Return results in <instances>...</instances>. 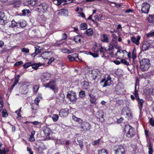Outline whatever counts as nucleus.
Wrapping results in <instances>:
<instances>
[{
  "mask_svg": "<svg viewBox=\"0 0 154 154\" xmlns=\"http://www.w3.org/2000/svg\"><path fill=\"white\" fill-rule=\"evenodd\" d=\"M72 119L75 121L78 122L80 125V128L82 131H87L89 130L91 127L90 124L88 122L83 121L80 118L77 117L73 115Z\"/></svg>",
  "mask_w": 154,
  "mask_h": 154,
  "instance_id": "obj_1",
  "label": "nucleus"
},
{
  "mask_svg": "<svg viewBox=\"0 0 154 154\" xmlns=\"http://www.w3.org/2000/svg\"><path fill=\"white\" fill-rule=\"evenodd\" d=\"M124 134L128 138L133 137L135 134L134 129L129 125H126L125 127Z\"/></svg>",
  "mask_w": 154,
  "mask_h": 154,
  "instance_id": "obj_2",
  "label": "nucleus"
},
{
  "mask_svg": "<svg viewBox=\"0 0 154 154\" xmlns=\"http://www.w3.org/2000/svg\"><path fill=\"white\" fill-rule=\"evenodd\" d=\"M140 68L143 71L147 70L150 64V60L148 59L143 58L140 61Z\"/></svg>",
  "mask_w": 154,
  "mask_h": 154,
  "instance_id": "obj_3",
  "label": "nucleus"
},
{
  "mask_svg": "<svg viewBox=\"0 0 154 154\" xmlns=\"http://www.w3.org/2000/svg\"><path fill=\"white\" fill-rule=\"evenodd\" d=\"M121 113L122 115H126V117L128 119H131L132 118L131 112L128 107H124L122 110Z\"/></svg>",
  "mask_w": 154,
  "mask_h": 154,
  "instance_id": "obj_4",
  "label": "nucleus"
},
{
  "mask_svg": "<svg viewBox=\"0 0 154 154\" xmlns=\"http://www.w3.org/2000/svg\"><path fill=\"white\" fill-rule=\"evenodd\" d=\"M66 97L72 103L75 102L77 100V97L75 93L72 91H69L68 92Z\"/></svg>",
  "mask_w": 154,
  "mask_h": 154,
  "instance_id": "obj_5",
  "label": "nucleus"
},
{
  "mask_svg": "<svg viewBox=\"0 0 154 154\" xmlns=\"http://www.w3.org/2000/svg\"><path fill=\"white\" fill-rule=\"evenodd\" d=\"M136 87L135 85V90L134 94L135 95L136 99L138 102L139 109L140 110V112H141V109L143 108V103L144 102L143 100L142 99H140L138 96V94L137 91L136 90Z\"/></svg>",
  "mask_w": 154,
  "mask_h": 154,
  "instance_id": "obj_6",
  "label": "nucleus"
},
{
  "mask_svg": "<svg viewBox=\"0 0 154 154\" xmlns=\"http://www.w3.org/2000/svg\"><path fill=\"white\" fill-rule=\"evenodd\" d=\"M114 151L116 154H125V150L122 145H117L114 148Z\"/></svg>",
  "mask_w": 154,
  "mask_h": 154,
  "instance_id": "obj_7",
  "label": "nucleus"
},
{
  "mask_svg": "<svg viewBox=\"0 0 154 154\" xmlns=\"http://www.w3.org/2000/svg\"><path fill=\"white\" fill-rule=\"evenodd\" d=\"M115 89L116 93L118 95L122 94L125 92L123 85L121 82H119L117 84Z\"/></svg>",
  "mask_w": 154,
  "mask_h": 154,
  "instance_id": "obj_8",
  "label": "nucleus"
},
{
  "mask_svg": "<svg viewBox=\"0 0 154 154\" xmlns=\"http://www.w3.org/2000/svg\"><path fill=\"white\" fill-rule=\"evenodd\" d=\"M127 52L125 50H118L116 54L117 59H122L126 56Z\"/></svg>",
  "mask_w": 154,
  "mask_h": 154,
  "instance_id": "obj_9",
  "label": "nucleus"
},
{
  "mask_svg": "<svg viewBox=\"0 0 154 154\" xmlns=\"http://www.w3.org/2000/svg\"><path fill=\"white\" fill-rule=\"evenodd\" d=\"M141 7V10L143 13L147 14L149 12L150 6L148 3L146 2L143 3L142 4Z\"/></svg>",
  "mask_w": 154,
  "mask_h": 154,
  "instance_id": "obj_10",
  "label": "nucleus"
},
{
  "mask_svg": "<svg viewBox=\"0 0 154 154\" xmlns=\"http://www.w3.org/2000/svg\"><path fill=\"white\" fill-rule=\"evenodd\" d=\"M36 7L38 10H39L42 12L44 13L47 11L48 6L45 3H38L36 6Z\"/></svg>",
  "mask_w": 154,
  "mask_h": 154,
  "instance_id": "obj_11",
  "label": "nucleus"
},
{
  "mask_svg": "<svg viewBox=\"0 0 154 154\" xmlns=\"http://www.w3.org/2000/svg\"><path fill=\"white\" fill-rule=\"evenodd\" d=\"M111 77L109 76H108L106 78L103 79L101 81V82L103 83L104 82V84L103 87H105L107 86L110 85L111 84Z\"/></svg>",
  "mask_w": 154,
  "mask_h": 154,
  "instance_id": "obj_12",
  "label": "nucleus"
},
{
  "mask_svg": "<svg viewBox=\"0 0 154 154\" xmlns=\"http://www.w3.org/2000/svg\"><path fill=\"white\" fill-rule=\"evenodd\" d=\"M40 100L38 97H36L35 98L34 100V103H33L31 105L32 110H36L38 109V104Z\"/></svg>",
  "mask_w": 154,
  "mask_h": 154,
  "instance_id": "obj_13",
  "label": "nucleus"
},
{
  "mask_svg": "<svg viewBox=\"0 0 154 154\" xmlns=\"http://www.w3.org/2000/svg\"><path fill=\"white\" fill-rule=\"evenodd\" d=\"M6 20L7 18L4 12L2 11L0 12V24H4L6 22Z\"/></svg>",
  "mask_w": 154,
  "mask_h": 154,
  "instance_id": "obj_14",
  "label": "nucleus"
},
{
  "mask_svg": "<svg viewBox=\"0 0 154 154\" xmlns=\"http://www.w3.org/2000/svg\"><path fill=\"white\" fill-rule=\"evenodd\" d=\"M67 57L69 60L71 61H73L74 60L78 61V60H76V59H78V60L80 61V60L78 58V55L77 54H74L72 55H69Z\"/></svg>",
  "mask_w": 154,
  "mask_h": 154,
  "instance_id": "obj_15",
  "label": "nucleus"
},
{
  "mask_svg": "<svg viewBox=\"0 0 154 154\" xmlns=\"http://www.w3.org/2000/svg\"><path fill=\"white\" fill-rule=\"evenodd\" d=\"M67 109H63L60 110L59 112V115L61 117H66L68 113Z\"/></svg>",
  "mask_w": 154,
  "mask_h": 154,
  "instance_id": "obj_16",
  "label": "nucleus"
},
{
  "mask_svg": "<svg viewBox=\"0 0 154 154\" xmlns=\"http://www.w3.org/2000/svg\"><path fill=\"white\" fill-rule=\"evenodd\" d=\"M55 83L54 82L51 81L44 86L46 88H49L51 89L54 90L55 88Z\"/></svg>",
  "mask_w": 154,
  "mask_h": 154,
  "instance_id": "obj_17",
  "label": "nucleus"
},
{
  "mask_svg": "<svg viewBox=\"0 0 154 154\" xmlns=\"http://www.w3.org/2000/svg\"><path fill=\"white\" fill-rule=\"evenodd\" d=\"M98 73V70L97 69H94L89 71L88 74L91 76L97 77Z\"/></svg>",
  "mask_w": 154,
  "mask_h": 154,
  "instance_id": "obj_18",
  "label": "nucleus"
},
{
  "mask_svg": "<svg viewBox=\"0 0 154 154\" xmlns=\"http://www.w3.org/2000/svg\"><path fill=\"white\" fill-rule=\"evenodd\" d=\"M58 14L59 15L67 17L68 15V12L65 9H62L58 11Z\"/></svg>",
  "mask_w": 154,
  "mask_h": 154,
  "instance_id": "obj_19",
  "label": "nucleus"
},
{
  "mask_svg": "<svg viewBox=\"0 0 154 154\" xmlns=\"http://www.w3.org/2000/svg\"><path fill=\"white\" fill-rule=\"evenodd\" d=\"M140 38V37L139 36H138L137 38L133 36L131 37V40L133 43H135L137 45H138L139 44V41Z\"/></svg>",
  "mask_w": 154,
  "mask_h": 154,
  "instance_id": "obj_20",
  "label": "nucleus"
},
{
  "mask_svg": "<svg viewBox=\"0 0 154 154\" xmlns=\"http://www.w3.org/2000/svg\"><path fill=\"white\" fill-rule=\"evenodd\" d=\"M150 46V45L148 42H145L142 45L141 50L143 51L147 50Z\"/></svg>",
  "mask_w": 154,
  "mask_h": 154,
  "instance_id": "obj_21",
  "label": "nucleus"
},
{
  "mask_svg": "<svg viewBox=\"0 0 154 154\" xmlns=\"http://www.w3.org/2000/svg\"><path fill=\"white\" fill-rule=\"evenodd\" d=\"M43 132L45 135L49 136L51 133V130L49 128L45 127L43 128Z\"/></svg>",
  "mask_w": 154,
  "mask_h": 154,
  "instance_id": "obj_22",
  "label": "nucleus"
},
{
  "mask_svg": "<svg viewBox=\"0 0 154 154\" xmlns=\"http://www.w3.org/2000/svg\"><path fill=\"white\" fill-rule=\"evenodd\" d=\"M28 3L32 6H34L36 5V6L39 3L38 0H27Z\"/></svg>",
  "mask_w": 154,
  "mask_h": 154,
  "instance_id": "obj_23",
  "label": "nucleus"
},
{
  "mask_svg": "<svg viewBox=\"0 0 154 154\" xmlns=\"http://www.w3.org/2000/svg\"><path fill=\"white\" fill-rule=\"evenodd\" d=\"M20 77L19 75H15L14 76V82L12 84L11 87L13 88L18 83Z\"/></svg>",
  "mask_w": 154,
  "mask_h": 154,
  "instance_id": "obj_24",
  "label": "nucleus"
},
{
  "mask_svg": "<svg viewBox=\"0 0 154 154\" xmlns=\"http://www.w3.org/2000/svg\"><path fill=\"white\" fill-rule=\"evenodd\" d=\"M83 39V37L81 35L76 36L74 38V41L76 43H81L82 40Z\"/></svg>",
  "mask_w": 154,
  "mask_h": 154,
  "instance_id": "obj_25",
  "label": "nucleus"
},
{
  "mask_svg": "<svg viewBox=\"0 0 154 154\" xmlns=\"http://www.w3.org/2000/svg\"><path fill=\"white\" fill-rule=\"evenodd\" d=\"M2 144V143H0V154H5L8 152V150L7 149H5L4 147H2L1 148Z\"/></svg>",
  "mask_w": 154,
  "mask_h": 154,
  "instance_id": "obj_26",
  "label": "nucleus"
},
{
  "mask_svg": "<svg viewBox=\"0 0 154 154\" xmlns=\"http://www.w3.org/2000/svg\"><path fill=\"white\" fill-rule=\"evenodd\" d=\"M85 33L88 36H91L94 33V31L92 29L89 28L87 29Z\"/></svg>",
  "mask_w": 154,
  "mask_h": 154,
  "instance_id": "obj_27",
  "label": "nucleus"
},
{
  "mask_svg": "<svg viewBox=\"0 0 154 154\" xmlns=\"http://www.w3.org/2000/svg\"><path fill=\"white\" fill-rule=\"evenodd\" d=\"M103 113L101 110H99L96 113V117L99 119H100L101 118H103Z\"/></svg>",
  "mask_w": 154,
  "mask_h": 154,
  "instance_id": "obj_28",
  "label": "nucleus"
},
{
  "mask_svg": "<svg viewBox=\"0 0 154 154\" xmlns=\"http://www.w3.org/2000/svg\"><path fill=\"white\" fill-rule=\"evenodd\" d=\"M18 28L25 27L27 24L26 22L24 20H22L18 22Z\"/></svg>",
  "mask_w": 154,
  "mask_h": 154,
  "instance_id": "obj_29",
  "label": "nucleus"
},
{
  "mask_svg": "<svg viewBox=\"0 0 154 154\" xmlns=\"http://www.w3.org/2000/svg\"><path fill=\"white\" fill-rule=\"evenodd\" d=\"M82 85L83 88L87 90L89 87L88 83L87 82H84L82 83Z\"/></svg>",
  "mask_w": 154,
  "mask_h": 154,
  "instance_id": "obj_30",
  "label": "nucleus"
},
{
  "mask_svg": "<svg viewBox=\"0 0 154 154\" xmlns=\"http://www.w3.org/2000/svg\"><path fill=\"white\" fill-rule=\"evenodd\" d=\"M101 40L104 42H108V40L107 35L106 34H103L102 35L101 38Z\"/></svg>",
  "mask_w": 154,
  "mask_h": 154,
  "instance_id": "obj_31",
  "label": "nucleus"
},
{
  "mask_svg": "<svg viewBox=\"0 0 154 154\" xmlns=\"http://www.w3.org/2000/svg\"><path fill=\"white\" fill-rule=\"evenodd\" d=\"M90 101L91 103H95L96 101V98L95 96L92 94H89Z\"/></svg>",
  "mask_w": 154,
  "mask_h": 154,
  "instance_id": "obj_32",
  "label": "nucleus"
},
{
  "mask_svg": "<svg viewBox=\"0 0 154 154\" xmlns=\"http://www.w3.org/2000/svg\"><path fill=\"white\" fill-rule=\"evenodd\" d=\"M54 3L57 5H59L65 0H53Z\"/></svg>",
  "mask_w": 154,
  "mask_h": 154,
  "instance_id": "obj_33",
  "label": "nucleus"
},
{
  "mask_svg": "<svg viewBox=\"0 0 154 154\" xmlns=\"http://www.w3.org/2000/svg\"><path fill=\"white\" fill-rule=\"evenodd\" d=\"M42 65V63H34L32 64V67L34 69H37L38 67L40 66H41Z\"/></svg>",
  "mask_w": 154,
  "mask_h": 154,
  "instance_id": "obj_34",
  "label": "nucleus"
},
{
  "mask_svg": "<svg viewBox=\"0 0 154 154\" xmlns=\"http://www.w3.org/2000/svg\"><path fill=\"white\" fill-rule=\"evenodd\" d=\"M41 56L45 59H48L49 57V53L48 52L42 53L41 54Z\"/></svg>",
  "mask_w": 154,
  "mask_h": 154,
  "instance_id": "obj_35",
  "label": "nucleus"
},
{
  "mask_svg": "<svg viewBox=\"0 0 154 154\" xmlns=\"http://www.w3.org/2000/svg\"><path fill=\"white\" fill-rule=\"evenodd\" d=\"M10 26L11 27H17L18 28V22H16L14 20H12L11 21V24L10 25Z\"/></svg>",
  "mask_w": 154,
  "mask_h": 154,
  "instance_id": "obj_36",
  "label": "nucleus"
},
{
  "mask_svg": "<svg viewBox=\"0 0 154 154\" xmlns=\"http://www.w3.org/2000/svg\"><path fill=\"white\" fill-rule=\"evenodd\" d=\"M52 119L54 122H56L59 119V116L56 114H53L52 116Z\"/></svg>",
  "mask_w": 154,
  "mask_h": 154,
  "instance_id": "obj_37",
  "label": "nucleus"
},
{
  "mask_svg": "<svg viewBox=\"0 0 154 154\" xmlns=\"http://www.w3.org/2000/svg\"><path fill=\"white\" fill-rule=\"evenodd\" d=\"M98 154H108L107 150L104 149H102L99 151Z\"/></svg>",
  "mask_w": 154,
  "mask_h": 154,
  "instance_id": "obj_38",
  "label": "nucleus"
},
{
  "mask_svg": "<svg viewBox=\"0 0 154 154\" xmlns=\"http://www.w3.org/2000/svg\"><path fill=\"white\" fill-rule=\"evenodd\" d=\"M148 20L150 23L154 22V15H149L148 18Z\"/></svg>",
  "mask_w": 154,
  "mask_h": 154,
  "instance_id": "obj_39",
  "label": "nucleus"
},
{
  "mask_svg": "<svg viewBox=\"0 0 154 154\" xmlns=\"http://www.w3.org/2000/svg\"><path fill=\"white\" fill-rule=\"evenodd\" d=\"M80 28L82 30H85L87 28V25L86 23H82L80 25Z\"/></svg>",
  "mask_w": 154,
  "mask_h": 154,
  "instance_id": "obj_40",
  "label": "nucleus"
},
{
  "mask_svg": "<svg viewBox=\"0 0 154 154\" xmlns=\"http://www.w3.org/2000/svg\"><path fill=\"white\" fill-rule=\"evenodd\" d=\"M79 97L81 98H83L85 96V93L84 91H81L79 93Z\"/></svg>",
  "mask_w": 154,
  "mask_h": 154,
  "instance_id": "obj_41",
  "label": "nucleus"
},
{
  "mask_svg": "<svg viewBox=\"0 0 154 154\" xmlns=\"http://www.w3.org/2000/svg\"><path fill=\"white\" fill-rule=\"evenodd\" d=\"M132 58L133 59V61H134L135 59L137 57V55L136 54V51L134 49L132 53Z\"/></svg>",
  "mask_w": 154,
  "mask_h": 154,
  "instance_id": "obj_42",
  "label": "nucleus"
},
{
  "mask_svg": "<svg viewBox=\"0 0 154 154\" xmlns=\"http://www.w3.org/2000/svg\"><path fill=\"white\" fill-rule=\"evenodd\" d=\"M13 4L16 7H19L20 6V5L21 4V2L19 0L13 2Z\"/></svg>",
  "mask_w": 154,
  "mask_h": 154,
  "instance_id": "obj_43",
  "label": "nucleus"
},
{
  "mask_svg": "<svg viewBox=\"0 0 154 154\" xmlns=\"http://www.w3.org/2000/svg\"><path fill=\"white\" fill-rule=\"evenodd\" d=\"M22 14L23 15H26L27 14H28L30 12V11L29 9H24L22 11Z\"/></svg>",
  "mask_w": 154,
  "mask_h": 154,
  "instance_id": "obj_44",
  "label": "nucleus"
},
{
  "mask_svg": "<svg viewBox=\"0 0 154 154\" xmlns=\"http://www.w3.org/2000/svg\"><path fill=\"white\" fill-rule=\"evenodd\" d=\"M146 36L148 38L154 37V31H151L146 34Z\"/></svg>",
  "mask_w": 154,
  "mask_h": 154,
  "instance_id": "obj_45",
  "label": "nucleus"
},
{
  "mask_svg": "<svg viewBox=\"0 0 154 154\" xmlns=\"http://www.w3.org/2000/svg\"><path fill=\"white\" fill-rule=\"evenodd\" d=\"M149 154H152L153 152V150L152 146L151 145V144H150L149 147Z\"/></svg>",
  "mask_w": 154,
  "mask_h": 154,
  "instance_id": "obj_46",
  "label": "nucleus"
},
{
  "mask_svg": "<svg viewBox=\"0 0 154 154\" xmlns=\"http://www.w3.org/2000/svg\"><path fill=\"white\" fill-rule=\"evenodd\" d=\"M2 114L3 117H6L8 116V114L6 110L5 109H4L3 110Z\"/></svg>",
  "mask_w": 154,
  "mask_h": 154,
  "instance_id": "obj_47",
  "label": "nucleus"
},
{
  "mask_svg": "<svg viewBox=\"0 0 154 154\" xmlns=\"http://www.w3.org/2000/svg\"><path fill=\"white\" fill-rule=\"evenodd\" d=\"M32 63L31 62L26 63H25L23 66L24 68L26 69L28 67L32 66Z\"/></svg>",
  "mask_w": 154,
  "mask_h": 154,
  "instance_id": "obj_48",
  "label": "nucleus"
},
{
  "mask_svg": "<svg viewBox=\"0 0 154 154\" xmlns=\"http://www.w3.org/2000/svg\"><path fill=\"white\" fill-rule=\"evenodd\" d=\"M62 42L60 41H57L55 43H54L53 45L54 46H57L58 45H62Z\"/></svg>",
  "mask_w": 154,
  "mask_h": 154,
  "instance_id": "obj_49",
  "label": "nucleus"
},
{
  "mask_svg": "<svg viewBox=\"0 0 154 154\" xmlns=\"http://www.w3.org/2000/svg\"><path fill=\"white\" fill-rule=\"evenodd\" d=\"M77 142L79 143L78 144L80 146V147L81 148H82L84 146L82 141L80 140H77Z\"/></svg>",
  "mask_w": 154,
  "mask_h": 154,
  "instance_id": "obj_50",
  "label": "nucleus"
},
{
  "mask_svg": "<svg viewBox=\"0 0 154 154\" xmlns=\"http://www.w3.org/2000/svg\"><path fill=\"white\" fill-rule=\"evenodd\" d=\"M100 141V140L98 139L97 140L93 141L92 143V144L93 145H97L99 143Z\"/></svg>",
  "mask_w": 154,
  "mask_h": 154,
  "instance_id": "obj_51",
  "label": "nucleus"
},
{
  "mask_svg": "<svg viewBox=\"0 0 154 154\" xmlns=\"http://www.w3.org/2000/svg\"><path fill=\"white\" fill-rule=\"evenodd\" d=\"M121 61L122 63L124 64L125 65H129V63L124 59H121Z\"/></svg>",
  "mask_w": 154,
  "mask_h": 154,
  "instance_id": "obj_52",
  "label": "nucleus"
},
{
  "mask_svg": "<svg viewBox=\"0 0 154 154\" xmlns=\"http://www.w3.org/2000/svg\"><path fill=\"white\" fill-rule=\"evenodd\" d=\"M21 51L23 52H25V53H28L29 52V50L28 48H23L22 49Z\"/></svg>",
  "mask_w": 154,
  "mask_h": 154,
  "instance_id": "obj_53",
  "label": "nucleus"
},
{
  "mask_svg": "<svg viewBox=\"0 0 154 154\" xmlns=\"http://www.w3.org/2000/svg\"><path fill=\"white\" fill-rule=\"evenodd\" d=\"M39 48L40 47L39 46H37L35 47V52L37 53V54H38V53L41 52V50L39 49Z\"/></svg>",
  "mask_w": 154,
  "mask_h": 154,
  "instance_id": "obj_54",
  "label": "nucleus"
},
{
  "mask_svg": "<svg viewBox=\"0 0 154 154\" xmlns=\"http://www.w3.org/2000/svg\"><path fill=\"white\" fill-rule=\"evenodd\" d=\"M38 87L36 85H35L33 88V91L34 92H35L36 93L38 90Z\"/></svg>",
  "mask_w": 154,
  "mask_h": 154,
  "instance_id": "obj_55",
  "label": "nucleus"
},
{
  "mask_svg": "<svg viewBox=\"0 0 154 154\" xmlns=\"http://www.w3.org/2000/svg\"><path fill=\"white\" fill-rule=\"evenodd\" d=\"M89 53L91 55L94 57H98V54H94L91 52H90Z\"/></svg>",
  "mask_w": 154,
  "mask_h": 154,
  "instance_id": "obj_56",
  "label": "nucleus"
},
{
  "mask_svg": "<svg viewBox=\"0 0 154 154\" xmlns=\"http://www.w3.org/2000/svg\"><path fill=\"white\" fill-rule=\"evenodd\" d=\"M23 63V62L22 61H20L17 62L14 64V66H19L22 65Z\"/></svg>",
  "mask_w": 154,
  "mask_h": 154,
  "instance_id": "obj_57",
  "label": "nucleus"
},
{
  "mask_svg": "<svg viewBox=\"0 0 154 154\" xmlns=\"http://www.w3.org/2000/svg\"><path fill=\"white\" fill-rule=\"evenodd\" d=\"M67 38L66 34L65 33H63L62 35V40H66Z\"/></svg>",
  "mask_w": 154,
  "mask_h": 154,
  "instance_id": "obj_58",
  "label": "nucleus"
},
{
  "mask_svg": "<svg viewBox=\"0 0 154 154\" xmlns=\"http://www.w3.org/2000/svg\"><path fill=\"white\" fill-rule=\"evenodd\" d=\"M62 51L64 53L68 54V49L67 48H63L62 49Z\"/></svg>",
  "mask_w": 154,
  "mask_h": 154,
  "instance_id": "obj_59",
  "label": "nucleus"
},
{
  "mask_svg": "<svg viewBox=\"0 0 154 154\" xmlns=\"http://www.w3.org/2000/svg\"><path fill=\"white\" fill-rule=\"evenodd\" d=\"M29 141L30 142H33L35 141V138L33 136H30V137L29 139Z\"/></svg>",
  "mask_w": 154,
  "mask_h": 154,
  "instance_id": "obj_60",
  "label": "nucleus"
},
{
  "mask_svg": "<svg viewBox=\"0 0 154 154\" xmlns=\"http://www.w3.org/2000/svg\"><path fill=\"white\" fill-rule=\"evenodd\" d=\"M150 122L151 124L153 126H154V119L151 118L150 120Z\"/></svg>",
  "mask_w": 154,
  "mask_h": 154,
  "instance_id": "obj_61",
  "label": "nucleus"
},
{
  "mask_svg": "<svg viewBox=\"0 0 154 154\" xmlns=\"http://www.w3.org/2000/svg\"><path fill=\"white\" fill-rule=\"evenodd\" d=\"M54 60V58L53 57H51L49 60L48 63L51 64L52 62H53Z\"/></svg>",
  "mask_w": 154,
  "mask_h": 154,
  "instance_id": "obj_62",
  "label": "nucleus"
},
{
  "mask_svg": "<svg viewBox=\"0 0 154 154\" xmlns=\"http://www.w3.org/2000/svg\"><path fill=\"white\" fill-rule=\"evenodd\" d=\"M31 123L35 125H38L39 124L40 122L38 121H35L31 122Z\"/></svg>",
  "mask_w": 154,
  "mask_h": 154,
  "instance_id": "obj_63",
  "label": "nucleus"
},
{
  "mask_svg": "<svg viewBox=\"0 0 154 154\" xmlns=\"http://www.w3.org/2000/svg\"><path fill=\"white\" fill-rule=\"evenodd\" d=\"M105 51V49L103 47H101L100 49V53H102L104 52Z\"/></svg>",
  "mask_w": 154,
  "mask_h": 154,
  "instance_id": "obj_64",
  "label": "nucleus"
}]
</instances>
